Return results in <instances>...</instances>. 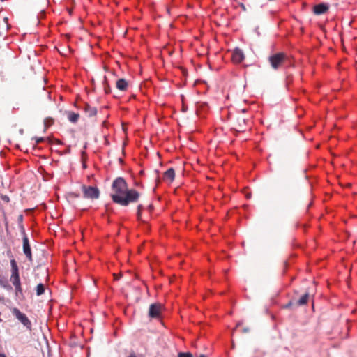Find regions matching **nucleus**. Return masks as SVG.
Returning <instances> with one entry per match:
<instances>
[{
  "label": "nucleus",
  "mask_w": 357,
  "mask_h": 357,
  "mask_svg": "<svg viewBox=\"0 0 357 357\" xmlns=\"http://www.w3.org/2000/svg\"><path fill=\"white\" fill-rule=\"evenodd\" d=\"M328 10V6L325 3H319L315 5L313 11L316 15H321L326 13Z\"/></svg>",
  "instance_id": "8"
},
{
  "label": "nucleus",
  "mask_w": 357,
  "mask_h": 357,
  "mask_svg": "<svg viewBox=\"0 0 357 357\" xmlns=\"http://www.w3.org/2000/svg\"><path fill=\"white\" fill-rule=\"evenodd\" d=\"M307 300H308V295L307 294H305L303 296H301V298L299 299L298 303L300 305L305 304V303H307Z\"/></svg>",
  "instance_id": "14"
},
{
  "label": "nucleus",
  "mask_w": 357,
  "mask_h": 357,
  "mask_svg": "<svg viewBox=\"0 0 357 357\" xmlns=\"http://www.w3.org/2000/svg\"><path fill=\"white\" fill-rule=\"evenodd\" d=\"M23 250L25 255L31 260V251L27 238H24L23 240Z\"/></svg>",
  "instance_id": "9"
},
{
  "label": "nucleus",
  "mask_w": 357,
  "mask_h": 357,
  "mask_svg": "<svg viewBox=\"0 0 357 357\" xmlns=\"http://www.w3.org/2000/svg\"><path fill=\"white\" fill-rule=\"evenodd\" d=\"M42 141V139H38V142Z\"/></svg>",
  "instance_id": "18"
},
{
  "label": "nucleus",
  "mask_w": 357,
  "mask_h": 357,
  "mask_svg": "<svg viewBox=\"0 0 357 357\" xmlns=\"http://www.w3.org/2000/svg\"><path fill=\"white\" fill-rule=\"evenodd\" d=\"M116 88L120 91H126L128 86V82L124 79H119L116 84Z\"/></svg>",
  "instance_id": "11"
},
{
  "label": "nucleus",
  "mask_w": 357,
  "mask_h": 357,
  "mask_svg": "<svg viewBox=\"0 0 357 357\" xmlns=\"http://www.w3.org/2000/svg\"><path fill=\"white\" fill-rule=\"evenodd\" d=\"M45 291V286L43 284H39L36 287V294L38 296L42 295Z\"/></svg>",
  "instance_id": "13"
},
{
  "label": "nucleus",
  "mask_w": 357,
  "mask_h": 357,
  "mask_svg": "<svg viewBox=\"0 0 357 357\" xmlns=\"http://www.w3.org/2000/svg\"><path fill=\"white\" fill-rule=\"evenodd\" d=\"M178 357H192V354L190 353H180L178 354Z\"/></svg>",
  "instance_id": "15"
},
{
  "label": "nucleus",
  "mask_w": 357,
  "mask_h": 357,
  "mask_svg": "<svg viewBox=\"0 0 357 357\" xmlns=\"http://www.w3.org/2000/svg\"><path fill=\"white\" fill-rule=\"evenodd\" d=\"M82 191L84 197L89 199H97L100 195L98 189L96 187L83 185Z\"/></svg>",
  "instance_id": "4"
},
{
  "label": "nucleus",
  "mask_w": 357,
  "mask_h": 357,
  "mask_svg": "<svg viewBox=\"0 0 357 357\" xmlns=\"http://www.w3.org/2000/svg\"><path fill=\"white\" fill-rule=\"evenodd\" d=\"M0 357H6V355L1 354H0Z\"/></svg>",
  "instance_id": "17"
},
{
  "label": "nucleus",
  "mask_w": 357,
  "mask_h": 357,
  "mask_svg": "<svg viewBox=\"0 0 357 357\" xmlns=\"http://www.w3.org/2000/svg\"><path fill=\"white\" fill-rule=\"evenodd\" d=\"M162 305L160 303H154L151 305L149 307V316L152 318H159Z\"/></svg>",
  "instance_id": "6"
},
{
  "label": "nucleus",
  "mask_w": 357,
  "mask_h": 357,
  "mask_svg": "<svg viewBox=\"0 0 357 357\" xmlns=\"http://www.w3.org/2000/svg\"><path fill=\"white\" fill-rule=\"evenodd\" d=\"M285 59V56L282 53H278L275 54L273 56H271L269 58L270 63L271 64V66L274 69H278L280 68L284 63Z\"/></svg>",
  "instance_id": "5"
},
{
  "label": "nucleus",
  "mask_w": 357,
  "mask_h": 357,
  "mask_svg": "<svg viewBox=\"0 0 357 357\" xmlns=\"http://www.w3.org/2000/svg\"><path fill=\"white\" fill-rule=\"evenodd\" d=\"M199 357H206V356L204 355H201Z\"/></svg>",
  "instance_id": "19"
},
{
  "label": "nucleus",
  "mask_w": 357,
  "mask_h": 357,
  "mask_svg": "<svg viewBox=\"0 0 357 357\" xmlns=\"http://www.w3.org/2000/svg\"><path fill=\"white\" fill-rule=\"evenodd\" d=\"M79 118V115L73 112H68V119L72 123H76Z\"/></svg>",
  "instance_id": "12"
},
{
  "label": "nucleus",
  "mask_w": 357,
  "mask_h": 357,
  "mask_svg": "<svg viewBox=\"0 0 357 357\" xmlns=\"http://www.w3.org/2000/svg\"><path fill=\"white\" fill-rule=\"evenodd\" d=\"M128 357H137L135 354H130Z\"/></svg>",
  "instance_id": "16"
},
{
  "label": "nucleus",
  "mask_w": 357,
  "mask_h": 357,
  "mask_svg": "<svg viewBox=\"0 0 357 357\" xmlns=\"http://www.w3.org/2000/svg\"><path fill=\"white\" fill-rule=\"evenodd\" d=\"M139 192L134 189H128L126 181L121 177L116 178L112 185L111 197L114 202L121 206H127L130 202H137Z\"/></svg>",
  "instance_id": "1"
},
{
  "label": "nucleus",
  "mask_w": 357,
  "mask_h": 357,
  "mask_svg": "<svg viewBox=\"0 0 357 357\" xmlns=\"http://www.w3.org/2000/svg\"><path fill=\"white\" fill-rule=\"evenodd\" d=\"M10 264H11V272H12L10 280H11L13 284L15 286V291H16V294H17L18 293L22 292V287H21L20 279V275H19L18 267H17V263L15 261V259H12L10 261Z\"/></svg>",
  "instance_id": "2"
},
{
  "label": "nucleus",
  "mask_w": 357,
  "mask_h": 357,
  "mask_svg": "<svg viewBox=\"0 0 357 357\" xmlns=\"http://www.w3.org/2000/svg\"><path fill=\"white\" fill-rule=\"evenodd\" d=\"M245 59L244 54L239 48H236L232 53V61L235 63H241Z\"/></svg>",
  "instance_id": "7"
},
{
  "label": "nucleus",
  "mask_w": 357,
  "mask_h": 357,
  "mask_svg": "<svg viewBox=\"0 0 357 357\" xmlns=\"http://www.w3.org/2000/svg\"><path fill=\"white\" fill-rule=\"evenodd\" d=\"M13 314L28 329L31 328V323L27 316L21 312L19 309L13 307L11 310Z\"/></svg>",
  "instance_id": "3"
},
{
  "label": "nucleus",
  "mask_w": 357,
  "mask_h": 357,
  "mask_svg": "<svg viewBox=\"0 0 357 357\" xmlns=\"http://www.w3.org/2000/svg\"><path fill=\"white\" fill-rule=\"evenodd\" d=\"M175 177L174 170L172 168L167 169L164 174V180L167 182H172Z\"/></svg>",
  "instance_id": "10"
}]
</instances>
